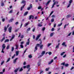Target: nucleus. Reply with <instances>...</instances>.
<instances>
[{
  "mask_svg": "<svg viewBox=\"0 0 74 74\" xmlns=\"http://www.w3.org/2000/svg\"><path fill=\"white\" fill-rule=\"evenodd\" d=\"M30 65H28L27 66V69H29L28 70V71H30V70L31 69H30Z\"/></svg>",
  "mask_w": 74,
  "mask_h": 74,
  "instance_id": "13",
  "label": "nucleus"
},
{
  "mask_svg": "<svg viewBox=\"0 0 74 74\" xmlns=\"http://www.w3.org/2000/svg\"><path fill=\"white\" fill-rule=\"evenodd\" d=\"M51 45V43H49L47 45V47H49V46H50V45Z\"/></svg>",
  "mask_w": 74,
  "mask_h": 74,
  "instance_id": "52",
  "label": "nucleus"
},
{
  "mask_svg": "<svg viewBox=\"0 0 74 74\" xmlns=\"http://www.w3.org/2000/svg\"><path fill=\"white\" fill-rule=\"evenodd\" d=\"M30 28L29 27L27 29V31H30Z\"/></svg>",
  "mask_w": 74,
  "mask_h": 74,
  "instance_id": "53",
  "label": "nucleus"
},
{
  "mask_svg": "<svg viewBox=\"0 0 74 74\" xmlns=\"http://www.w3.org/2000/svg\"><path fill=\"white\" fill-rule=\"evenodd\" d=\"M25 6V4H24L23 6H22L21 7V11H22V9L24 8Z\"/></svg>",
  "mask_w": 74,
  "mask_h": 74,
  "instance_id": "24",
  "label": "nucleus"
},
{
  "mask_svg": "<svg viewBox=\"0 0 74 74\" xmlns=\"http://www.w3.org/2000/svg\"><path fill=\"white\" fill-rule=\"evenodd\" d=\"M20 47L21 48H23V45H20Z\"/></svg>",
  "mask_w": 74,
  "mask_h": 74,
  "instance_id": "46",
  "label": "nucleus"
},
{
  "mask_svg": "<svg viewBox=\"0 0 74 74\" xmlns=\"http://www.w3.org/2000/svg\"><path fill=\"white\" fill-rule=\"evenodd\" d=\"M51 1V0H49L46 3V5H48V4H49V3H50Z\"/></svg>",
  "mask_w": 74,
  "mask_h": 74,
  "instance_id": "21",
  "label": "nucleus"
},
{
  "mask_svg": "<svg viewBox=\"0 0 74 74\" xmlns=\"http://www.w3.org/2000/svg\"><path fill=\"white\" fill-rule=\"evenodd\" d=\"M64 53H65V52H63L60 54V55H61V56H62V55H63Z\"/></svg>",
  "mask_w": 74,
  "mask_h": 74,
  "instance_id": "37",
  "label": "nucleus"
},
{
  "mask_svg": "<svg viewBox=\"0 0 74 74\" xmlns=\"http://www.w3.org/2000/svg\"><path fill=\"white\" fill-rule=\"evenodd\" d=\"M32 31L33 32H34L35 31V28H34L32 29Z\"/></svg>",
  "mask_w": 74,
  "mask_h": 74,
  "instance_id": "61",
  "label": "nucleus"
},
{
  "mask_svg": "<svg viewBox=\"0 0 74 74\" xmlns=\"http://www.w3.org/2000/svg\"><path fill=\"white\" fill-rule=\"evenodd\" d=\"M69 66V64H65V67H68Z\"/></svg>",
  "mask_w": 74,
  "mask_h": 74,
  "instance_id": "38",
  "label": "nucleus"
},
{
  "mask_svg": "<svg viewBox=\"0 0 74 74\" xmlns=\"http://www.w3.org/2000/svg\"><path fill=\"white\" fill-rule=\"evenodd\" d=\"M32 19L33 20L34 19V16H33V15H30L29 16V20H30V19H32Z\"/></svg>",
  "mask_w": 74,
  "mask_h": 74,
  "instance_id": "8",
  "label": "nucleus"
},
{
  "mask_svg": "<svg viewBox=\"0 0 74 74\" xmlns=\"http://www.w3.org/2000/svg\"><path fill=\"white\" fill-rule=\"evenodd\" d=\"M40 36H41V34H39L36 37V39H35V40H36V41H37L38 39V38H40Z\"/></svg>",
  "mask_w": 74,
  "mask_h": 74,
  "instance_id": "5",
  "label": "nucleus"
},
{
  "mask_svg": "<svg viewBox=\"0 0 74 74\" xmlns=\"http://www.w3.org/2000/svg\"><path fill=\"white\" fill-rule=\"evenodd\" d=\"M4 61H3L2 62H1V65H2V64H4Z\"/></svg>",
  "mask_w": 74,
  "mask_h": 74,
  "instance_id": "47",
  "label": "nucleus"
},
{
  "mask_svg": "<svg viewBox=\"0 0 74 74\" xmlns=\"http://www.w3.org/2000/svg\"><path fill=\"white\" fill-rule=\"evenodd\" d=\"M69 25V23H68V24H67L65 25L64 27V29L65 28H66V26H68V25Z\"/></svg>",
  "mask_w": 74,
  "mask_h": 74,
  "instance_id": "31",
  "label": "nucleus"
},
{
  "mask_svg": "<svg viewBox=\"0 0 74 74\" xmlns=\"http://www.w3.org/2000/svg\"><path fill=\"white\" fill-rule=\"evenodd\" d=\"M21 3H23V4H25V5H26V1H24V0H23L21 2Z\"/></svg>",
  "mask_w": 74,
  "mask_h": 74,
  "instance_id": "25",
  "label": "nucleus"
},
{
  "mask_svg": "<svg viewBox=\"0 0 74 74\" xmlns=\"http://www.w3.org/2000/svg\"><path fill=\"white\" fill-rule=\"evenodd\" d=\"M48 54L49 55H51L52 54V52H48Z\"/></svg>",
  "mask_w": 74,
  "mask_h": 74,
  "instance_id": "49",
  "label": "nucleus"
},
{
  "mask_svg": "<svg viewBox=\"0 0 74 74\" xmlns=\"http://www.w3.org/2000/svg\"><path fill=\"white\" fill-rule=\"evenodd\" d=\"M38 66H40V62H38Z\"/></svg>",
  "mask_w": 74,
  "mask_h": 74,
  "instance_id": "63",
  "label": "nucleus"
},
{
  "mask_svg": "<svg viewBox=\"0 0 74 74\" xmlns=\"http://www.w3.org/2000/svg\"><path fill=\"white\" fill-rule=\"evenodd\" d=\"M4 40H5V37H4L1 40V42H3Z\"/></svg>",
  "mask_w": 74,
  "mask_h": 74,
  "instance_id": "32",
  "label": "nucleus"
},
{
  "mask_svg": "<svg viewBox=\"0 0 74 74\" xmlns=\"http://www.w3.org/2000/svg\"><path fill=\"white\" fill-rule=\"evenodd\" d=\"M13 12V10H10V11L9 12V14H11Z\"/></svg>",
  "mask_w": 74,
  "mask_h": 74,
  "instance_id": "30",
  "label": "nucleus"
},
{
  "mask_svg": "<svg viewBox=\"0 0 74 74\" xmlns=\"http://www.w3.org/2000/svg\"><path fill=\"white\" fill-rule=\"evenodd\" d=\"M14 50V48L13 47H12L11 51L13 52V51Z\"/></svg>",
  "mask_w": 74,
  "mask_h": 74,
  "instance_id": "33",
  "label": "nucleus"
},
{
  "mask_svg": "<svg viewBox=\"0 0 74 74\" xmlns=\"http://www.w3.org/2000/svg\"><path fill=\"white\" fill-rule=\"evenodd\" d=\"M33 7V6H32V4H31L29 5V7H28L27 8V10H29L30 8H32V7Z\"/></svg>",
  "mask_w": 74,
  "mask_h": 74,
  "instance_id": "9",
  "label": "nucleus"
},
{
  "mask_svg": "<svg viewBox=\"0 0 74 74\" xmlns=\"http://www.w3.org/2000/svg\"><path fill=\"white\" fill-rule=\"evenodd\" d=\"M28 14V12H26L25 13H24V16H25V15H26L27 14Z\"/></svg>",
  "mask_w": 74,
  "mask_h": 74,
  "instance_id": "28",
  "label": "nucleus"
},
{
  "mask_svg": "<svg viewBox=\"0 0 74 74\" xmlns=\"http://www.w3.org/2000/svg\"><path fill=\"white\" fill-rule=\"evenodd\" d=\"M71 32L67 36H70V35H71Z\"/></svg>",
  "mask_w": 74,
  "mask_h": 74,
  "instance_id": "56",
  "label": "nucleus"
},
{
  "mask_svg": "<svg viewBox=\"0 0 74 74\" xmlns=\"http://www.w3.org/2000/svg\"><path fill=\"white\" fill-rule=\"evenodd\" d=\"M41 6H39L38 8V10H40V9H41Z\"/></svg>",
  "mask_w": 74,
  "mask_h": 74,
  "instance_id": "60",
  "label": "nucleus"
},
{
  "mask_svg": "<svg viewBox=\"0 0 74 74\" xmlns=\"http://www.w3.org/2000/svg\"><path fill=\"white\" fill-rule=\"evenodd\" d=\"M23 37H24V36H23V35H21V38H23Z\"/></svg>",
  "mask_w": 74,
  "mask_h": 74,
  "instance_id": "55",
  "label": "nucleus"
},
{
  "mask_svg": "<svg viewBox=\"0 0 74 74\" xmlns=\"http://www.w3.org/2000/svg\"><path fill=\"white\" fill-rule=\"evenodd\" d=\"M29 25V23H25L24 25V27H26L27 26H28Z\"/></svg>",
  "mask_w": 74,
  "mask_h": 74,
  "instance_id": "17",
  "label": "nucleus"
},
{
  "mask_svg": "<svg viewBox=\"0 0 74 74\" xmlns=\"http://www.w3.org/2000/svg\"><path fill=\"white\" fill-rule=\"evenodd\" d=\"M15 36L14 35H12V39H14V37H15Z\"/></svg>",
  "mask_w": 74,
  "mask_h": 74,
  "instance_id": "40",
  "label": "nucleus"
},
{
  "mask_svg": "<svg viewBox=\"0 0 74 74\" xmlns=\"http://www.w3.org/2000/svg\"><path fill=\"white\" fill-rule=\"evenodd\" d=\"M43 45H40L39 47H40V48L41 49H42V48L43 47Z\"/></svg>",
  "mask_w": 74,
  "mask_h": 74,
  "instance_id": "19",
  "label": "nucleus"
},
{
  "mask_svg": "<svg viewBox=\"0 0 74 74\" xmlns=\"http://www.w3.org/2000/svg\"><path fill=\"white\" fill-rule=\"evenodd\" d=\"M23 68H21L19 70V71L20 72H21V71H23Z\"/></svg>",
  "mask_w": 74,
  "mask_h": 74,
  "instance_id": "41",
  "label": "nucleus"
},
{
  "mask_svg": "<svg viewBox=\"0 0 74 74\" xmlns=\"http://www.w3.org/2000/svg\"><path fill=\"white\" fill-rule=\"evenodd\" d=\"M66 42H64L62 44V45H63V46H64V47H67V45L66 44Z\"/></svg>",
  "mask_w": 74,
  "mask_h": 74,
  "instance_id": "15",
  "label": "nucleus"
},
{
  "mask_svg": "<svg viewBox=\"0 0 74 74\" xmlns=\"http://www.w3.org/2000/svg\"><path fill=\"white\" fill-rule=\"evenodd\" d=\"M72 35H74V31L72 32Z\"/></svg>",
  "mask_w": 74,
  "mask_h": 74,
  "instance_id": "64",
  "label": "nucleus"
},
{
  "mask_svg": "<svg viewBox=\"0 0 74 74\" xmlns=\"http://www.w3.org/2000/svg\"><path fill=\"white\" fill-rule=\"evenodd\" d=\"M61 65H63V66L65 65V62H63L61 64Z\"/></svg>",
  "mask_w": 74,
  "mask_h": 74,
  "instance_id": "44",
  "label": "nucleus"
},
{
  "mask_svg": "<svg viewBox=\"0 0 74 74\" xmlns=\"http://www.w3.org/2000/svg\"><path fill=\"white\" fill-rule=\"evenodd\" d=\"M5 21V18H2V22H4V21Z\"/></svg>",
  "mask_w": 74,
  "mask_h": 74,
  "instance_id": "59",
  "label": "nucleus"
},
{
  "mask_svg": "<svg viewBox=\"0 0 74 74\" xmlns=\"http://www.w3.org/2000/svg\"><path fill=\"white\" fill-rule=\"evenodd\" d=\"M12 29V27H10L8 28V31L9 33H11V30Z\"/></svg>",
  "mask_w": 74,
  "mask_h": 74,
  "instance_id": "14",
  "label": "nucleus"
},
{
  "mask_svg": "<svg viewBox=\"0 0 74 74\" xmlns=\"http://www.w3.org/2000/svg\"><path fill=\"white\" fill-rule=\"evenodd\" d=\"M18 59V58H16L15 60L13 61V63L14 64H15L16 63V60H17Z\"/></svg>",
  "mask_w": 74,
  "mask_h": 74,
  "instance_id": "16",
  "label": "nucleus"
},
{
  "mask_svg": "<svg viewBox=\"0 0 74 74\" xmlns=\"http://www.w3.org/2000/svg\"><path fill=\"white\" fill-rule=\"evenodd\" d=\"M9 41V39H6L5 40V42H8Z\"/></svg>",
  "mask_w": 74,
  "mask_h": 74,
  "instance_id": "39",
  "label": "nucleus"
},
{
  "mask_svg": "<svg viewBox=\"0 0 74 74\" xmlns=\"http://www.w3.org/2000/svg\"><path fill=\"white\" fill-rule=\"evenodd\" d=\"M60 43H58V45H57L56 47V49H58L59 48V45H60Z\"/></svg>",
  "mask_w": 74,
  "mask_h": 74,
  "instance_id": "10",
  "label": "nucleus"
},
{
  "mask_svg": "<svg viewBox=\"0 0 74 74\" xmlns=\"http://www.w3.org/2000/svg\"><path fill=\"white\" fill-rule=\"evenodd\" d=\"M70 17H71V14H68L66 16V18H70Z\"/></svg>",
  "mask_w": 74,
  "mask_h": 74,
  "instance_id": "18",
  "label": "nucleus"
},
{
  "mask_svg": "<svg viewBox=\"0 0 74 74\" xmlns=\"http://www.w3.org/2000/svg\"><path fill=\"white\" fill-rule=\"evenodd\" d=\"M40 41V44H36V46L35 47V50H34V52H36V51H37V47H40V44H42V41L41 40V39H40L38 41Z\"/></svg>",
  "mask_w": 74,
  "mask_h": 74,
  "instance_id": "1",
  "label": "nucleus"
},
{
  "mask_svg": "<svg viewBox=\"0 0 74 74\" xmlns=\"http://www.w3.org/2000/svg\"><path fill=\"white\" fill-rule=\"evenodd\" d=\"M74 67L72 66V68H71V69H70L71 70H73V69H74Z\"/></svg>",
  "mask_w": 74,
  "mask_h": 74,
  "instance_id": "62",
  "label": "nucleus"
},
{
  "mask_svg": "<svg viewBox=\"0 0 74 74\" xmlns=\"http://www.w3.org/2000/svg\"><path fill=\"white\" fill-rule=\"evenodd\" d=\"M55 0H53V2H54V3L53 4L51 8H53V7H54V5H55L56 4H58V1H56V2L55 1Z\"/></svg>",
  "mask_w": 74,
  "mask_h": 74,
  "instance_id": "3",
  "label": "nucleus"
},
{
  "mask_svg": "<svg viewBox=\"0 0 74 74\" xmlns=\"http://www.w3.org/2000/svg\"><path fill=\"white\" fill-rule=\"evenodd\" d=\"M53 11H52L50 14L49 16H51V15L52 14H53Z\"/></svg>",
  "mask_w": 74,
  "mask_h": 74,
  "instance_id": "43",
  "label": "nucleus"
},
{
  "mask_svg": "<svg viewBox=\"0 0 74 74\" xmlns=\"http://www.w3.org/2000/svg\"><path fill=\"white\" fill-rule=\"evenodd\" d=\"M15 54H14V55L12 57V59H13V58H15Z\"/></svg>",
  "mask_w": 74,
  "mask_h": 74,
  "instance_id": "54",
  "label": "nucleus"
},
{
  "mask_svg": "<svg viewBox=\"0 0 74 74\" xmlns=\"http://www.w3.org/2000/svg\"><path fill=\"white\" fill-rule=\"evenodd\" d=\"M5 44H3L2 45V50L1 51V52L2 53H4V50L5 49Z\"/></svg>",
  "mask_w": 74,
  "mask_h": 74,
  "instance_id": "2",
  "label": "nucleus"
},
{
  "mask_svg": "<svg viewBox=\"0 0 74 74\" xmlns=\"http://www.w3.org/2000/svg\"><path fill=\"white\" fill-rule=\"evenodd\" d=\"M54 22V19L52 18L51 20V22Z\"/></svg>",
  "mask_w": 74,
  "mask_h": 74,
  "instance_id": "42",
  "label": "nucleus"
},
{
  "mask_svg": "<svg viewBox=\"0 0 74 74\" xmlns=\"http://www.w3.org/2000/svg\"><path fill=\"white\" fill-rule=\"evenodd\" d=\"M19 55V51H16V56H18Z\"/></svg>",
  "mask_w": 74,
  "mask_h": 74,
  "instance_id": "20",
  "label": "nucleus"
},
{
  "mask_svg": "<svg viewBox=\"0 0 74 74\" xmlns=\"http://www.w3.org/2000/svg\"><path fill=\"white\" fill-rule=\"evenodd\" d=\"M24 42H21V45H22V44H24Z\"/></svg>",
  "mask_w": 74,
  "mask_h": 74,
  "instance_id": "58",
  "label": "nucleus"
},
{
  "mask_svg": "<svg viewBox=\"0 0 74 74\" xmlns=\"http://www.w3.org/2000/svg\"><path fill=\"white\" fill-rule=\"evenodd\" d=\"M53 62V59L50 62H49V64H51V63Z\"/></svg>",
  "mask_w": 74,
  "mask_h": 74,
  "instance_id": "22",
  "label": "nucleus"
},
{
  "mask_svg": "<svg viewBox=\"0 0 74 74\" xmlns=\"http://www.w3.org/2000/svg\"><path fill=\"white\" fill-rule=\"evenodd\" d=\"M70 5H71V4L69 3L67 6V8H69V7H70Z\"/></svg>",
  "mask_w": 74,
  "mask_h": 74,
  "instance_id": "48",
  "label": "nucleus"
},
{
  "mask_svg": "<svg viewBox=\"0 0 74 74\" xmlns=\"http://www.w3.org/2000/svg\"><path fill=\"white\" fill-rule=\"evenodd\" d=\"M55 34V33H54V32H53V33H51L50 34V37H52V36H53V34Z\"/></svg>",
  "mask_w": 74,
  "mask_h": 74,
  "instance_id": "23",
  "label": "nucleus"
},
{
  "mask_svg": "<svg viewBox=\"0 0 74 74\" xmlns=\"http://www.w3.org/2000/svg\"><path fill=\"white\" fill-rule=\"evenodd\" d=\"M62 23H61L60 24H58V27H59L60 26H62Z\"/></svg>",
  "mask_w": 74,
  "mask_h": 74,
  "instance_id": "36",
  "label": "nucleus"
},
{
  "mask_svg": "<svg viewBox=\"0 0 74 74\" xmlns=\"http://www.w3.org/2000/svg\"><path fill=\"white\" fill-rule=\"evenodd\" d=\"M45 27H43V28L42 29V30L43 31H44V30H45Z\"/></svg>",
  "mask_w": 74,
  "mask_h": 74,
  "instance_id": "50",
  "label": "nucleus"
},
{
  "mask_svg": "<svg viewBox=\"0 0 74 74\" xmlns=\"http://www.w3.org/2000/svg\"><path fill=\"white\" fill-rule=\"evenodd\" d=\"M15 24L16 25H17L19 24V22H17L15 23Z\"/></svg>",
  "mask_w": 74,
  "mask_h": 74,
  "instance_id": "45",
  "label": "nucleus"
},
{
  "mask_svg": "<svg viewBox=\"0 0 74 74\" xmlns=\"http://www.w3.org/2000/svg\"><path fill=\"white\" fill-rule=\"evenodd\" d=\"M38 26H39V27H41V26H42V25L39 24L38 25Z\"/></svg>",
  "mask_w": 74,
  "mask_h": 74,
  "instance_id": "51",
  "label": "nucleus"
},
{
  "mask_svg": "<svg viewBox=\"0 0 74 74\" xmlns=\"http://www.w3.org/2000/svg\"><path fill=\"white\" fill-rule=\"evenodd\" d=\"M10 60V58H8L6 61V62H8Z\"/></svg>",
  "mask_w": 74,
  "mask_h": 74,
  "instance_id": "34",
  "label": "nucleus"
},
{
  "mask_svg": "<svg viewBox=\"0 0 74 74\" xmlns=\"http://www.w3.org/2000/svg\"><path fill=\"white\" fill-rule=\"evenodd\" d=\"M9 26H10V25L8 24V25L7 27H6L5 26V27L4 29V30H5L4 32H6V31H7V28L8 27H9Z\"/></svg>",
  "mask_w": 74,
  "mask_h": 74,
  "instance_id": "7",
  "label": "nucleus"
},
{
  "mask_svg": "<svg viewBox=\"0 0 74 74\" xmlns=\"http://www.w3.org/2000/svg\"><path fill=\"white\" fill-rule=\"evenodd\" d=\"M1 6L2 7H3V6H4V2H3V0H2L1 1Z\"/></svg>",
  "mask_w": 74,
  "mask_h": 74,
  "instance_id": "6",
  "label": "nucleus"
},
{
  "mask_svg": "<svg viewBox=\"0 0 74 74\" xmlns=\"http://www.w3.org/2000/svg\"><path fill=\"white\" fill-rule=\"evenodd\" d=\"M30 38H29L27 40V42H26V45H29V43H30Z\"/></svg>",
  "mask_w": 74,
  "mask_h": 74,
  "instance_id": "11",
  "label": "nucleus"
},
{
  "mask_svg": "<svg viewBox=\"0 0 74 74\" xmlns=\"http://www.w3.org/2000/svg\"><path fill=\"white\" fill-rule=\"evenodd\" d=\"M69 4H71V3H73V0H70L69 1Z\"/></svg>",
  "mask_w": 74,
  "mask_h": 74,
  "instance_id": "35",
  "label": "nucleus"
},
{
  "mask_svg": "<svg viewBox=\"0 0 74 74\" xmlns=\"http://www.w3.org/2000/svg\"><path fill=\"white\" fill-rule=\"evenodd\" d=\"M19 29L18 28L17 29H16L15 30V32H16L18 31V30H19Z\"/></svg>",
  "mask_w": 74,
  "mask_h": 74,
  "instance_id": "57",
  "label": "nucleus"
},
{
  "mask_svg": "<svg viewBox=\"0 0 74 74\" xmlns=\"http://www.w3.org/2000/svg\"><path fill=\"white\" fill-rule=\"evenodd\" d=\"M14 20V18H12L10 19L9 21V22L10 23V22H12Z\"/></svg>",
  "mask_w": 74,
  "mask_h": 74,
  "instance_id": "12",
  "label": "nucleus"
},
{
  "mask_svg": "<svg viewBox=\"0 0 74 74\" xmlns=\"http://www.w3.org/2000/svg\"><path fill=\"white\" fill-rule=\"evenodd\" d=\"M28 57L30 58H32V55H29L28 56Z\"/></svg>",
  "mask_w": 74,
  "mask_h": 74,
  "instance_id": "27",
  "label": "nucleus"
},
{
  "mask_svg": "<svg viewBox=\"0 0 74 74\" xmlns=\"http://www.w3.org/2000/svg\"><path fill=\"white\" fill-rule=\"evenodd\" d=\"M9 48H10V45H8L7 46L6 48V49H9Z\"/></svg>",
  "mask_w": 74,
  "mask_h": 74,
  "instance_id": "29",
  "label": "nucleus"
},
{
  "mask_svg": "<svg viewBox=\"0 0 74 74\" xmlns=\"http://www.w3.org/2000/svg\"><path fill=\"white\" fill-rule=\"evenodd\" d=\"M45 51H43L42 52V53H41V55H40L39 57L38 58H40L42 57L44 54H45Z\"/></svg>",
  "mask_w": 74,
  "mask_h": 74,
  "instance_id": "4",
  "label": "nucleus"
},
{
  "mask_svg": "<svg viewBox=\"0 0 74 74\" xmlns=\"http://www.w3.org/2000/svg\"><path fill=\"white\" fill-rule=\"evenodd\" d=\"M19 70L18 68H17V69H16L14 71V73H17V71H18Z\"/></svg>",
  "mask_w": 74,
  "mask_h": 74,
  "instance_id": "26",
  "label": "nucleus"
}]
</instances>
